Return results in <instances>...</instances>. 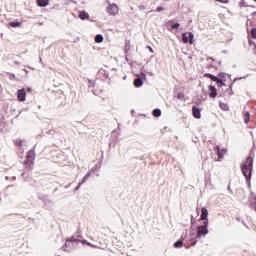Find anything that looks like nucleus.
<instances>
[{
    "label": "nucleus",
    "mask_w": 256,
    "mask_h": 256,
    "mask_svg": "<svg viewBox=\"0 0 256 256\" xmlns=\"http://www.w3.org/2000/svg\"><path fill=\"white\" fill-rule=\"evenodd\" d=\"M209 211L207 208L203 207L201 209L200 221H203V224L197 227V233H190L188 240L191 245H197V239L209 235Z\"/></svg>",
    "instance_id": "obj_1"
},
{
    "label": "nucleus",
    "mask_w": 256,
    "mask_h": 256,
    "mask_svg": "<svg viewBox=\"0 0 256 256\" xmlns=\"http://www.w3.org/2000/svg\"><path fill=\"white\" fill-rule=\"evenodd\" d=\"M242 175H244L246 179V183L251 189V177L253 175V157L248 156L246 162L241 166Z\"/></svg>",
    "instance_id": "obj_2"
},
{
    "label": "nucleus",
    "mask_w": 256,
    "mask_h": 256,
    "mask_svg": "<svg viewBox=\"0 0 256 256\" xmlns=\"http://www.w3.org/2000/svg\"><path fill=\"white\" fill-rule=\"evenodd\" d=\"M106 12L110 15H117L119 13V6H117L115 3L109 4L106 7Z\"/></svg>",
    "instance_id": "obj_3"
},
{
    "label": "nucleus",
    "mask_w": 256,
    "mask_h": 256,
    "mask_svg": "<svg viewBox=\"0 0 256 256\" xmlns=\"http://www.w3.org/2000/svg\"><path fill=\"white\" fill-rule=\"evenodd\" d=\"M241 79H247V76L245 77H238L233 80V82L229 85L228 89L226 90V93L228 94V97H231L233 95V83H237V81H241Z\"/></svg>",
    "instance_id": "obj_4"
},
{
    "label": "nucleus",
    "mask_w": 256,
    "mask_h": 256,
    "mask_svg": "<svg viewBox=\"0 0 256 256\" xmlns=\"http://www.w3.org/2000/svg\"><path fill=\"white\" fill-rule=\"evenodd\" d=\"M25 161H27V163H35V150L34 149L29 150L27 152Z\"/></svg>",
    "instance_id": "obj_5"
},
{
    "label": "nucleus",
    "mask_w": 256,
    "mask_h": 256,
    "mask_svg": "<svg viewBox=\"0 0 256 256\" xmlns=\"http://www.w3.org/2000/svg\"><path fill=\"white\" fill-rule=\"evenodd\" d=\"M26 97H27V92H25L24 88L17 91L18 101L23 102V101H25Z\"/></svg>",
    "instance_id": "obj_6"
},
{
    "label": "nucleus",
    "mask_w": 256,
    "mask_h": 256,
    "mask_svg": "<svg viewBox=\"0 0 256 256\" xmlns=\"http://www.w3.org/2000/svg\"><path fill=\"white\" fill-rule=\"evenodd\" d=\"M192 115L194 119H199L201 117V109H199L197 106H193Z\"/></svg>",
    "instance_id": "obj_7"
},
{
    "label": "nucleus",
    "mask_w": 256,
    "mask_h": 256,
    "mask_svg": "<svg viewBox=\"0 0 256 256\" xmlns=\"http://www.w3.org/2000/svg\"><path fill=\"white\" fill-rule=\"evenodd\" d=\"M208 89L210 91L209 97H211V99H215V97H217V88H215L213 85H210Z\"/></svg>",
    "instance_id": "obj_8"
},
{
    "label": "nucleus",
    "mask_w": 256,
    "mask_h": 256,
    "mask_svg": "<svg viewBox=\"0 0 256 256\" xmlns=\"http://www.w3.org/2000/svg\"><path fill=\"white\" fill-rule=\"evenodd\" d=\"M133 85L136 88L143 87V78L137 76V78L134 79Z\"/></svg>",
    "instance_id": "obj_9"
},
{
    "label": "nucleus",
    "mask_w": 256,
    "mask_h": 256,
    "mask_svg": "<svg viewBox=\"0 0 256 256\" xmlns=\"http://www.w3.org/2000/svg\"><path fill=\"white\" fill-rule=\"evenodd\" d=\"M78 17L81 19V21H85L86 19H89V13H87L85 10H82L79 12Z\"/></svg>",
    "instance_id": "obj_10"
},
{
    "label": "nucleus",
    "mask_w": 256,
    "mask_h": 256,
    "mask_svg": "<svg viewBox=\"0 0 256 256\" xmlns=\"http://www.w3.org/2000/svg\"><path fill=\"white\" fill-rule=\"evenodd\" d=\"M38 7H47L49 5V0H37Z\"/></svg>",
    "instance_id": "obj_11"
},
{
    "label": "nucleus",
    "mask_w": 256,
    "mask_h": 256,
    "mask_svg": "<svg viewBox=\"0 0 256 256\" xmlns=\"http://www.w3.org/2000/svg\"><path fill=\"white\" fill-rule=\"evenodd\" d=\"M25 171H31L33 169L34 162L24 161Z\"/></svg>",
    "instance_id": "obj_12"
},
{
    "label": "nucleus",
    "mask_w": 256,
    "mask_h": 256,
    "mask_svg": "<svg viewBox=\"0 0 256 256\" xmlns=\"http://www.w3.org/2000/svg\"><path fill=\"white\" fill-rule=\"evenodd\" d=\"M214 82L218 85V87H225V83L227 82V79H219L218 78V80H216Z\"/></svg>",
    "instance_id": "obj_13"
},
{
    "label": "nucleus",
    "mask_w": 256,
    "mask_h": 256,
    "mask_svg": "<svg viewBox=\"0 0 256 256\" xmlns=\"http://www.w3.org/2000/svg\"><path fill=\"white\" fill-rule=\"evenodd\" d=\"M205 77H207L208 79H211V81H219V77H217V76H215V75H213V74H211V73H206L205 74Z\"/></svg>",
    "instance_id": "obj_14"
},
{
    "label": "nucleus",
    "mask_w": 256,
    "mask_h": 256,
    "mask_svg": "<svg viewBox=\"0 0 256 256\" xmlns=\"http://www.w3.org/2000/svg\"><path fill=\"white\" fill-rule=\"evenodd\" d=\"M223 151H225V149L221 150V147L216 146V153H217L219 159H223V155H224Z\"/></svg>",
    "instance_id": "obj_15"
},
{
    "label": "nucleus",
    "mask_w": 256,
    "mask_h": 256,
    "mask_svg": "<svg viewBox=\"0 0 256 256\" xmlns=\"http://www.w3.org/2000/svg\"><path fill=\"white\" fill-rule=\"evenodd\" d=\"M9 27H13L14 29L17 28V27H21V22L11 21V22H9Z\"/></svg>",
    "instance_id": "obj_16"
},
{
    "label": "nucleus",
    "mask_w": 256,
    "mask_h": 256,
    "mask_svg": "<svg viewBox=\"0 0 256 256\" xmlns=\"http://www.w3.org/2000/svg\"><path fill=\"white\" fill-rule=\"evenodd\" d=\"M173 247H175V249H181V247H183V240L179 239L178 241H176L173 244Z\"/></svg>",
    "instance_id": "obj_17"
},
{
    "label": "nucleus",
    "mask_w": 256,
    "mask_h": 256,
    "mask_svg": "<svg viewBox=\"0 0 256 256\" xmlns=\"http://www.w3.org/2000/svg\"><path fill=\"white\" fill-rule=\"evenodd\" d=\"M182 43H190L189 36H187V32L182 34Z\"/></svg>",
    "instance_id": "obj_18"
},
{
    "label": "nucleus",
    "mask_w": 256,
    "mask_h": 256,
    "mask_svg": "<svg viewBox=\"0 0 256 256\" xmlns=\"http://www.w3.org/2000/svg\"><path fill=\"white\" fill-rule=\"evenodd\" d=\"M6 77H9V79L11 81H16L17 80V76L15 74L11 73V72H7Z\"/></svg>",
    "instance_id": "obj_19"
},
{
    "label": "nucleus",
    "mask_w": 256,
    "mask_h": 256,
    "mask_svg": "<svg viewBox=\"0 0 256 256\" xmlns=\"http://www.w3.org/2000/svg\"><path fill=\"white\" fill-rule=\"evenodd\" d=\"M153 117H161V109L156 108L152 112Z\"/></svg>",
    "instance_id": "obj_20"
},
{
    "label": "nucleus",
    "mask_w": 256,
    "mask_h": 256,
    "mask_svg": "<svg viewBox=\"0 0 256 256\" xmlns=\"http://www.w3.org/2000/svg\"><path fill=\"white\" fill-rule=\"evenodd\" d=\"M186 33H187L188 39L190 41V45H192L193 39H195V34H193V32H186Z\"/></svg>",
    "instance_id": "obj_21"
},
{
    "label": "nucleus",
    "mask_w": 256,
    "mask_h": 256,
    "mask_svg": "<svg viewBox=\"0 0 256 256\" xmlns=\"http://www.w3.org/2000/svg\"><path fill=\"white\" fill-rule=\"evenodd\" d=\"M103 40H104L103 35H101V34L96 35V37H95L96 43H103Z\"/></svg>",
    "instance_id": "obj_22"
},
{
    "label": "nucleus",
    "mask_w": 256,
    "mask_h": 256,
    "mask_svg": "<svg viewBox=\"0 0 256 256\" xmlns=\"http://www.w3.org/2000/svg\"><path fill=\"white\" fill-rule=\"evenodd\" d=\"M250 117H251V114L249 112H245V114H244V123H248Z\"/></svg>",
    "instance_id": "obj_23"
},
{
    "label": "nucleus",
    "mask_w": 256,
    "mask_h": 256,
    "mask_svg": "<svg viewBox=\"0 0 256 256\" xmlns=\"http://www.w3.org/2000/svg\"><path fill=\"white\" fill-rule=\"evenodd\" d=\"M177 99L179 100V101H183L184 99H185V94H183V93H178L177 94Z\"/></svg>",
    "instance_id": "obj_24"
},
{
    "label": "nucleus",
    "mask_w": 256,
    "mask_h": 256,
    "mask_svg": "<svg viewBox=\"0 0 256 256\" xmlns=\"http://www.w3.org/2000/svg\"><path fill=\"white\" fill-rule=\"evenodd\" d=\"M220 107H221V109H223V111H227L229 109L227 104H225V103H220Z\"/></svg>",
    "instance_id": "obj_25"
},
{
    "label": "nucleus",
    "mask_w": 256,
    "mask_h": 256,
    "mask_svg": "<svg viewBox=\"0 0 256 256\" xmlns=\"http://www.w3.org/2000/svg\"><path fill=\"white\" fill-rule=\"evenodd\" d=\"M178 27H181V24H179V22H176L171 25V29H177Z\"/></svg>",
    "instance_id": "obj_26"
},
{
    "label": "nucleus",
    "mask_w": 256,
    "mask_h": 256,
    "mask_svg": "<svg viewBox=\"0 0 256 256\" xmlns=\"http://www.w3.org/2000/svg\"><path fill=\"white\" fill-rule=\"evenodd\" d=\"M227 74L226 73H220L219 75H218V79H227Z\"/></svg>",
    "instance_id": "obj_27"
},
{
    "label": "nucleus",
    "mask_w": 256,
    "mask_h": 256,
    "mask_svg": "<svg viewBox=\"0 0 256 256\" xmlns=\"http://www.w3.org/2000/svg\"><path fill=\"white\" fill-rule=\"evenodd\" d=\"M251 37L252 39H256V28H253L251 31Z\"/></svg>",
    "instance_id": "obj_28"
},
{
    "label": "nucleus",
    "mask_w": 256,
    "mask_h": 256,
    "mask_svg": "<svg viewBox=\"0 0 256 256\" xmlns=\"http://www.w3.org/2000/svg\"><path fill=\"white\" fill-rule=\"evenodd\" d=\"M15 145H17L18 147H21V145H23V141L22 140H16Z\"/></svg>",
    "instance_id": "obj_29"
},
{
    "label": "nucleus",
    "mask_w": 256,
    "mask_h": 256,
    "mask_svg": "<svg viewBox=\"0 0 256 256\" xmlns=\"http://www.w3.org/2000/svg\"><path fill=\"white\" fill-rule=\"evenodd\" d=\"M76 241H77V239L74 236H72L70 239H68L69 243H76Z\"/></svg>",
    "instance_id": "obj_30"
},
{
    "label": "nucleus",
    "mask_w": 256,
    "mask_h": 256,
    "mask_svg": "<svg viewBox=\"0 0 256 256\" xmlns=\"http://www.w3.org/2000/svg\"><path fill=\"white\" fill-rule=\"evenodd\" d=\"M161 11H165V8H163V7H158V8H156V12L157 13H161Z\"/></svg>",
    "instance_id": "obj_31"
},
{
    "label": "nucleus",
    "mask_w": 256,
    "mask_h": 256,
    "mask_svg": "<svg viewBox=\"0 0 256 256\" xmlns=\"http://www.w3.org/2000/svg\"><path fill=\"white\" fill-rule=\"evenodd\" d=\"M83 244L89 245L90 247H94L93 244L87 242V240H83L82 241Z\"/></svg>",
    "instance_id": "obj_32"
},
{
    "label": "nucleus",
    "mask_w": 256,
    "mask_h": 256,
    "mask_svg": "<svg viewBox=\"0 0 256 256\" xmlns=\"http://www.w3.org/2000/svg\"><path fill=\"white\" fill-rule=\"evenodd\" d=\"M68 245H69V242H68V240H67L66 243H65L64 246H63V250H64V251H67Z\"/></svg>",
    "instance_id": "obj_33"
},
{
    "label": "nucleus",
    "mask_w": 256,
    "mask_h": 256,
    "mask_svg": "<svg viewBox=\"0 0 256 256\" xmlns=\"http://www.w3.org/2000/svg\"><path fill=\"white\" fill-rule=\"evenodd\" d=\"M129 49H130L129 42H127L125 45V53H127V51H129Z\"/></svg>",
    "instance_id": "obj_34"
},
{
    "label": "nucleus",
    "mask_w": 256,
    "mask_h": 256,
    "mask_svg": "<svg viewBox=\"0 0 256 256\" xmlns=\"http://www.w3.org/2000/svg\"><path fill=\"white\" fill-rule=\"evenodd\" d=\"M81 185H83L81 182H79V184L77 185V187L75 188V191H79V189H81Z\"/></svg>",
    "instance_id": "obj_35"
},
{
    "label": "nucleus",
    "mask_w": 256,
    "mask_h": 256,
    "mask_svg": "<svg viewBox=\"0 0 256 256\" xmlns=\"http://www.w3.org/2000/svg\"><path fill=\"white\" fill-rule=\"evenodd\" d=\"M87 179H88V178H87L86 176H84L83 179H82V181H81L80 183L83 185V183H85V182L87 181Z\"/></svg>",
    "instance_id": "obj_36"
},
{
    "label": "nucleus",
    "mask_w": 256,
    "mask_h": 256,
    "mask_svg": "<svg viewBox=\"0 0 256 256\" xmlns=\"http://www.w3.org/2000/svg\"><path fill=\"white\" fill-rule=\"evenodd\" d=\"M47 203H48V205H53V201H51V200H46L45 204L47 205Z\"/></svg>",
    "instance_id": "obj_37"
},
{
    "label": "nucleus",
    "mask_w": 256,
    "mask_h": 256,
    "mask_svg": "<svg viewBox=\"0 0 256 256\" xmlns=\"http://www.w3.org/2000/svg\"><path fill=\"white\" fill-rule=\"evenodd\" d=\"M146 49H149L150 53H153V48L151 46H146Z\"/></svg>",
    "instance_id": "obj_38"
},
{
    "label": "nucleus",
    "mask_w": 256,
    "mask_h": 256,
    "mask_svg": "<svg viewBox=\"0 0 256 256\" xmlns=\"http://www.w3.org/2000/svg\"><path fill=\"white\" fill-rule=\"evenodd\" d=\"M26 91H27L28 93H31V91H33V89H32L31 87H27V88H26Z\"/></svg>",
    "instance_id": "obj_39"
},
{
    "label": "nucleus",
    "mask_w": 256,
    "mask_h": 256,
    "mask_svg": "<svg viewBox=\"0 0 256 256\" xmlns=\"http://www.w3.org/2000/svg\"><path fill=\"white\" fill-rule=\"evenodd\" d=\"M85 177H86L87 179H89V178L91 177V172H87V174L85 175Z\"/></svg>",
    "instance_id": "obj_40"
},
{
    "label": "nucleus",
    "mask_w": 256,
    "mask_h": 256,
    "mask_svg": "<svg viewBox=\"0 0 256 256\" xmlns=\"http://www.w3.org/2000/svg\"><path fill=\"white\" fill-rule=\"evenodd\" d=\"M218 3H227V0H216Z\"/></svg>",
    "instance_id": "obj_41"
},
{
    "label": "nucleus",
    "mask_w": 256,
    "mask_h": 256,
    "mask_svg": "<svg viewBox=\"0 0 256 256\" xmlns=\"http://www.w3.org/2000/svg\"><path fill=\"white\" fill-rule=\"evenodd\" d=\"M141 75H142L143 79H147V74L142 73Z\"/></svg>",
    "instance_id": "obj_42"
},
{
    "label": "nucleus",
    "mask_w": 256,
    "mask_h": 256,
    "mask_svg": "<svg viewBox=\"0 0 256 256\" xmlns=\"http://www.w3.org/2000/svg\"><path fill=\"white\" fill-rule=\"evenodd\" d=\"M255 15H256V12H253V13H252V17H255Z\"/></svg>",
    "instance_id": "obj_43"
},
{
    "label": "nucleus",
    "mask_w": 256,
    "mask_h": 256,
    "mask_svg": "<svg viewBox=\"0 0 256 256\" xmlns=\"http://www.w3.org/2000/svg\"><path fill=\"white\" fill-rule=\"evenodd\" d=\"M14 63H15V65H19V62H18V61H15Z\"/></svg>",
    "instance_id": "obj_44"
},
{
    "label": "nucleus",
    "mask_w": 256,
    "mask_h": 256,
    "mask_svg": "<svg viewBox=\"0 0 256 256\" xmlns=\"http://www.w3.org/2000/svg\"><path fill=\"white\" fill-rule=\"evenodd\" d=\"M23 71H25V73H29V71L27 69H24Z\"/></svg>",
    "instance_id": "obj_45"
},
{
    "label": "nucleus",
    "mask_w": 256,
    "mask_h": 256,
    "mask_svg": "<svg viewBox=\"0 0 256 256\" xmlns=\"http://www.w3.org/2000/svg\"><path fill=\"white\" fill-rule=\"evenodd\" d=\"M126 61H129V59L126 57Z\"/></svg>",
    "instance_id": "obj_46"
},
{
    "label": "nucleus",
    "mask_w": 256,
    "mask_h": 256,
    "mask_svg": "<svg viewBox=\"0 0 256 256\" xmlns=\"http://www.w3.org/2000/svg\"><path fill=\"white\" fill-rule=\"evenodd\" d=\"M39 61L41 62V58H39Z\"/></svg>",
    "instance_id": "obj_47"
},
{
    "label": "nucleus",
    "mask_w": 256,
    "mask_h": 256,
    "mask_svg": "<svg viewBox=\"0 0 256 256\" xmlns=\"http://www.w3.org/2000/svg\"><path fill=\"white\" fill-rule=\"evenodd\" d=\"M112 133L115 134V131H113Z\"/></svg>",
    "instance_id": "obj_48"
},
{
    "label": "nucleus",
    "mask_w": 256,
    "mask_h": 256,
    "mask_svg": "<svg viewBox=\"0 0 256 256\" xmlns=\"http://www.w3.org/2000/svg\"><path fill=\"white\" fill-rule=\"evenodd\" d=\"M191 221H192V223H193V219H192Z\"/></svg>",
    "instance_id": "obj_49"
},
{
    "label": "nucleus",
    "mask_w": 256,
    "mask_h": 256,
    "mask_svg": "<svg viewBox=\"0 0 256 256\" xmlns=\"http://www.w3.org/2000/svg\"><path fill=\"white\" fill-rule=\"evenodd\" d=\"M256 2V0H254Z\"/></svg>",
    "instance_id": "obj_50"
}]
</instances>
